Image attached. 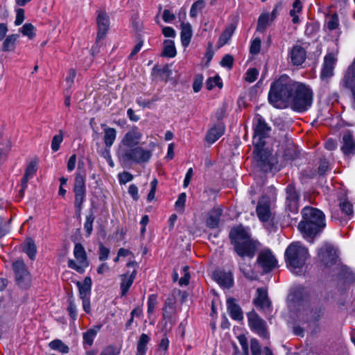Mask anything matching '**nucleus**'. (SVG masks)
Returning <instances> with one entry per match:
<instances>
[{"mask_svg": "<svg viewBox=\"0 0 355 355\" xmlns=\"http://www.w3.org/2000/svg\"><path fill=\"white\" fill-rule=\"evenodd\" d=\"M121 348L115 345H108L105 347L101 352L100 355H119Z\"/></svg>", "mask_w": 355, "mask_h": 355, "instance_id": "obj_47", "label": "nucleus"}, {"mask_svg": "<svg viewBox=\"0 0 355 355\" xmlns=\"http://www.w3.org/2000/svg\"><path fill=\"white\" fill-rule=\"evenodd\" d=\"M20 32L29 39H33L35 36V27L31 24H25L21 27Z\"/></svg>", "mask_w": 355, "mask_h": 355, "instance_id": "obj_44", "label": "nucleus"}, {"mask_svg": "<svg viewBox=\"0 0 355 355\" xmlns=\"http://www.w3.org/2000/svg\"><path fill=\"white\" fill-rule=\"evenodd\" d=\"M254 130L253 153L256 155L263 169L265 171L270 170L275 164V159L270 157V155L263 148L266 145L265 140L269 137L271 128L261 116L257 115L254 118Z\"/></svg>", "mask_w": 355, "mask_h": 355, "instance_id": "obj_1", "label": "nucleus"}, {"mask_svg": "<svg viewBox=\"0 0 355 355\" xmlns=\"http://www.w3.org/2000/svg\"><path fill=\"white\" fill-rule=\"evenodd\" d=\"M326 24L327 29L330 31L338 28L339 20L338 15L335 13L328 16L327 18Z\"/></svg>", "mask_w": 355, "mask_h": 355, "instance_id": "obj_42", "label": "nucleus"}, {"mask_svg": "<svg viewBox=\"0 0 355 355\" xmlns=\"http://www.w3.org/2000/svg\"><path fill=\"white\" fill-rule=\"evenodd\" d=\"M257 293V297L254 300L255 306L261 309H268L270 306V302L268 297L267 291L263 288H259Z\"/></svg>", "mask_w": 355, "mask_h": 355, "instance_id": "obj_20", "label": "nucleus"}, {"mask_svg": "<svg viewBox=\"0 0 355 355\" xmlns=\"http://www.w3.org/2000/svg\"><path fill=\"white\" fill-rule=\"evenodd\" d=\"M250 349L252 355H261V346L257 339L250 340Z\"/></svg>", "mask_w": 355, "mask_h": 355, "instance_id": "obj_55", "label": "nucleus"}, {"mask_svg": "<svg viewBox=\"0 0 355 355\" xmlns=\"http://www.w3.org/2000/svg\"><path fill=\"white\" fill-rule=\"evenodd\" d=\"M313 94L305 84L297 82L288 103L293 110L303 112L308 110L313 103Z\"/></svg>", "mask_w": 355, "mask_h": 355, "instance_id": "obj_5", "label": "nucleus"}, {"mask_svg": "<svg viewBox=\"0 0 355 355\" xmlns=\"http://www.w3.org/2000/svg\"><path fill=\"white\" fill-rule=\"evenodd\" d=\"M128 193L132 196L134 200L137 201L139 200L138 188L135 184H130L129 186Z\"/></svg>", "mask_w": 355, "mask_h": 355, "instance_id": "obj_64", "label": "nucleus"}, {"mask_svg": "<svg viewBox=\"0 0 355 355\" xmlns=\"http://www.w3.org/2000/svg\"><path fill=\"white\" fill-rule=\"evenodd\" d=\"M290 57L293 65H301L305 61L306 51L301 46L295 45L290 52Z\"/></svg>", "mask_w": 355, "mask_h": 355, "instance_id": "obj_19", "label": "nucleus"}, {"mask_svg": "<svg viewBox=\"0 0 355 355\" xmlns=\"http://www.w3.org/2000/svg\"><path fill=\"white\" fill-rule=\"evenodd\" d=\"M318 257L326 267H329L336 263L338 255L334 247L325 245L320 249Z\"/></svg>", "mask_w": 355, "mask_h": 355, "instance_id": "obj_15", "label": "nucleus"}, {"mask_svg": "<svg viewBox=\"0 0 355 355\" xmlns=\"http://www.w3.org/2000/svg\"><path fill=\"white\" fill-rule=\"evenodd\" d=\"M238 340L241 345L243 355H249L248 343L246 337L243 335H241L238 337Z\"/></svg>", "mask_w": 355, "mask_h": 355, "instance_id": "obj_57", "label": "nucleus"}, {"mask_svg": "<svg viewBox=\"0 0 355 355\" xmlns=\"http://www.w3.org/2000/svg\"><path fill=\"white\" fill-rule=\"evenodd\" d=\"M150 340L148 335L142 334L137 343V353L135 355H145L147 351V344Z\"/></svg>", "mask_w": 355, "mask_h": 355, "instance_id": "obj_36", "label": "nucleus"}, {"mask_svg": "<svg viewBox=\"0 0 355 355\" xmlns=\"http://www.w3.org/2000/svg\"><path fill=\"white\" fill-rule=\"evenodd\" d=\"M151 155V151L139 146L121 148L119 150L120 158L126 163H145L149 161Z\"/></svg>", "mask_w": 355, "mask_h": 355, "instance_id": "obj_7", "label": "nucleus"}, {"mask_svg": "<svg viewBox=\"0 0 355 355\" xmlns=\"http://www.w3.org/2000/svg\"><path fill=\"white\" fill-rule=\"evenodd\" d=\"M257 214L260 220L268 221L270 217L269 202L259 201L257 207Z\"/></svg>", "mask_w": 355, "mask_h": 355, "instance_id": "obj_27", "label": "nucleus"}, {"mask_svg": "<svg viewBox=\"0 0 355 355\" xmlns=\"http://www.w3.org/2000/svg\"><path fill=\"white\" fill-rule=\"evenodd\" d=\"M74 207L76 209V214L80 216L83 204L85 201L86 193H74Z\"/></svg>", "mask_w": 355, "mask_h": 355, "instance_id": "obj_40", "label": "nucleus"}, {"mask_svg": "<svg viewBox=\"0 0 355 355\" xmlns=\"http://www.w3.org/2000/svg\"><path fill=\"white\" fill-rule=\"evenodd\" d=\"M17 285L23 289L30 288L32 282L31 273L27 270L24 262L17 260L12 265Z\"/></svg>", "mask_w": 355, "mask_h": 355, "instance_id": "obj_8", "label": "nucleus"}, {"mask_svg": "<svg viewBox=\"0 0 355 355\" xmlns=\"http://www.w3.org/2000/svg\"><path fill=\"white\" fill-rule=\"evenodd\" d=\"M270 15L269 13H262L258 19L257 31L263 33L269 25Z\"/></svg>", "mask_w": 355, "mask_h": 355, "instance_id": "obj_39", "label": "nucleus"}, {"mask_svg": "<svg viewBox=\"0 0 355 355\" xmlns=\"http://www.w3.org/2000/svg\"><path fill=\"white\" fill-rule=\"evenodd\" d=\"M180 37L182 46L187 47L192 37V28L189 23H182Z\"/></svg>", "mask_w": 355, "mask_h": 355, "instance_id": "obj_29", "label": "nucleus"}, {"mask_svg": "<svg viewBox=\"0 0 355 355\" xmlns=\"http://www.w3.org/2000/svg\"><path fill=\"white\" fill-rule=\"evenodd\" d=\"M308 257V249L298 241L291 243L285 251L286 264L293 270L301 269Z\"/></svg>", "mask_w": 355, "mask_h": 355, "instance_id": "obj_6", "label": "nucleus"}, {"mask_svg": "<svg viewBox=\"0 0 355 355\" xmlns=\"http://www.w3.org/2000/svg\"><path fill=\"white\" fill-rule=\"evenodd\" d=\"M110 250L102 244L99 247V259L101 261L106 260L108 258Z\"/></svg>", "mask_w": 355, "mask_h": 355, "instance_id": "obj_61", "label": "nucleus"}, {"mask_svg": "<svg viewBox=\"0 0 355 355\" xmlns=\"http://www.w3.org/2000/svg\"><path fill=\"white\" fill-rule=\"evenodd\" d=\"M215 86H218L220 88L223 86V84L220 81V78L218 76L209 78L206 81V88L208 90L212 89Z\"/></svg>", "mask_w": 355, "mask_h": 355, "instance_id": "obj_45", "label": "nucleus"}, {"mask_svg": "<svg viewBox=\"0 0 355 355\" xmlns=\"http://www.w3.org/2000/svg\"><path fill=\"white\" fill-rule=\"evenodd\" d=\"M257 262L264 273L273 270L277 265V261L270 250L264 249L258 254Z\"/></svg>", "mask_w": 355, "mask_h": 355, "instance_id": "obj_10", "label": "nucleus"}, {"mask_svg": "<svg viewBox=\"0 0 355 355\" xmlns=\"http://www.w3.org/2000/svg\"><path fill=\"white\" fill-rule=\"evenodd\" d=\"M234 250L241 257L252 258L257 248L256 242L250 238L248 232L241 225L232 228L229 234Z\"/></svg>", "mask_w": 355, "mask_h": 355, "instance_id": "obj_4", "label": "nucleus"}, {"mask_svg": "<svg viewBox=\"0 0 355 355\" xmlns=\"http://www.w3.org/2000/svg\"><path fill=\"white\" fill-rule=\"evenodd\" d=\"M98 25L97 41L103 39L109 29V17L105 11H99L96 19Z\"/></svg>", "mask_w": 355, "mask_h": 355, "instance_id": "obj_17", "label": "nucleus"}, {"mask_svg": "<svg viewBox=\"0 0 355 355\" xmlns=\"http://www.w3.org/2000/svg\"><path fill=\"white\" fill-rule=\"evenodd\" d=\"M100 326H95L83 333V338L85 348L91 347L93 345L94 339L100 330Z\"/></svg>", "mask_w": 355, "mask_h": 355, "instance_id": "obj_31", "label": "nucleus"}, {"mask_svg": "<svg viewBox=\"0 0 355 355\" xmlns=\"http://www.w3.org/2000/svg\"><path fill=\"white\" fill-rule=\"evenodd\" d=\"M302 216L297 227L304 237L313 239L326 226L324 214L317 208L305 207L302 210Z\"/></svg>", "mask_w": 355, "mask_h": 355, "instance_id": "obj_2", "label": "nucleus"}, {"mask_svg": "<svg viewBox=\"0 0 355 355\" xmlns=\"http://www.w3.org/2000/svg\"><path fill=\"white\" fill-rule=\"evenodd\" d=\"M205 6V3L203 0H198L196 2H194L190 10V16L191 17H196L199 11L202 10Z\"/></svg>", "mask_w": 355, "mask_h": 355, "instance_id": "obj_43", "label": "nucleus"}, {"mask_svg": "<svg viewBox=\"0 0 355 355\" xmlns=\"http://www.w3.org/2000/svg\"><path fill=\"white\" fill-rule=\"evenodd\" d=\"M22 250L28 257L34 260L36 256L37 248L32 239H27L22 245Z\"/></svg>", "mask_w": 355, "mask_h": 355, "instance_id": "obj_34", "label": "nucleus"}, {"mask_svg": "<svg viewBox=\"0 0 355 355\" xmlns=\"http://www.w3.org/2000/svg\"><path fill=\"white\" fill-rule=\"evenodd\" d=\"M49 347L53 350H56L62 353L67 354L69 351V347L65 345L62 340L56 339L49 343Z\"/></svg>", "mask_w": 355, "mask_h": 355, "instance_id": "obj_41", "label": "nucleus"}, {"mask_svg": "<svg viewBox=\"0 0 355 355\" xmlns=\"http://www.w3.org/2000/svg\"><path fill=\"white\" fill-rule=\"evenodd\" d=\"M86 178L85 174L83 171L81 172L79 170V168H78L77 172L76 173L75 178H74V182H73V193H86Z\"/></svg>", "mask_w": 355, "mask_h": 355, "instance_id": "obj_24", "label": "nucleus"}, {"mask_svg": "<svg viewBox=\"0 0 355 355\" xmlns=\"http://www.w3.org/2000/svg\"><path fill=\"white\" fill-rule=\"evenodd\" d=\"M127 266L128 267H133L134 269L131 272H127L126 273L121 275V285H120V288H121V296H125L126 295L129 288L132 286V284L135 279L136 275H137V269H136L137 263L135 261L128 262L127 263Z\"/></svg>", "mask_w": 355, "mask_h": 355, "instance_id": "obj_12", "label": "nucleus"}, {"mask_svg": "<svg viewBox=\"0 0 355 355\" xmlns=\"http://www.w3.org/2000/svg\"><path fill=\"white\" fill-rule=\"evenodd\" d=\"M342 84L343 87L349 89L352 94V107L355 110V59L352 65H350L346 71Z\"/></svg>", "mask_w": 355, "mask_h": 355, "instance_id": "obj_13", "label": "nucleus"}, {"mask_svg": "<svg viewBox=\"0 0 355 355\" xmlns=\"http://www.w3.org/2000/svg\"><path fill=\"white\" fill-rule=\"evenodd\" d=\"M261 41L259 38H255L251 43L250 52L252 54H257L260 51Z\"/></svg>", "mask_w": 355, "mask_h": 355, "instance_id": "obj_56", "label": "nucleus"}, {"mask_svg": "<svg viewBox=\"0 0 355 355\" xmlns=\"http://www.w3.org/2000/svg\"><path fill=\"white\" fill-rule=\"evenodd\" d=\"M213 277L216 282L223 288H229L233 285V276L230 272L217 270L214 272Z\"/></svg>", "mask_w": 355, "mask_h": 355, "instance_id": "obj_18", "label": "nucleus"}, {"mask_svg": "<svg viewBox=\"0 0 355 355\" xmlns=\"http://www.w3.org/2000/svg\"><path fill=\"white\" fill-rule=\"evenodd\" d=\"M158 100L157 97L154 96L152 99L148 101L144 100L141 97L137 99V103L142 107L150 108L154 102Z\"/></svg>", "mask_w": 355, "mask_h": 355, "instance_id": "obj_54", "label": "nucleus"}, {"mask_svg": "<svg viewBox=\"0 0 355 355\" xmlns=\"http://www.w3.org/2000/svg\"><path fill=\"white\" fill-rule=\"evenodd\" d=\"M335 62L336 58L333 54L329 53L324 57V64L321 73L322 77H329L333 75Z\"/></svg>", "mask_w": 355, "mask_h": 355, "instance_id": "obj_26", "label": "nucleus"}, {"mask_svg": "<svg viewBox=\"0 0 355 355\" xmlns=\"http://www.w3.org/2000/svg\"><path fill=\"white\" fill-rule=\"evenodd\" d=\"M286 207L293 213H296L299 208V194L293 184H288L286 189Z\"/></svg>", "mask_w": 355, "mask_h": 355, "instance_id": "obj_16", "label": "nucleus"}, {"mask_svg": "<svg viewBox=\"0 0 355 355\" xmlns=\"http://www.w3.org/2000/svg\"><path fill=\"white\" fill-rule=\"evenodd\" d=\"M187 195L185 193H182L179 195L178 200L175 202V207L180 211L183 212L186 202Z\"/></svg>", "mask_w": 355, "mask_h": 355, "instance_id": "obj_52", "label": "nucleus"}, {"mask_svg": "<svg viewBox=\"0 0 355 355\" xmlns=\"http://www.w3.org/2000/svg\"><path fill=\"white\" fill-rule=\"evenodd\" d=\"M234 58L230 55H225L220 61L221 66L231 69L233 65Z\"/></svg>", "mask_w": 355, "mask_h": 355, "instance_id": "obj_59", "label": "nucleus"}, {"mask_svg": "<svg viewBox=\"0 0 355 355\" xmlns=\"http://www.w3.org/2000/svg\"><path fill=\"white\" fill-rule=\"evenodd\" d=\"M16 19L15 21V24L16 26H19L21 24L24 20V10L22 8H18L17 10Z\"/></svg>", "mask_w": 355, "mask_h": 355, "instance_id": "obj_62", "label": "nucleus"}, {"mask_svg": "<svg viewBox=\"0 0 355 355\" xmlns=\"http://www.w3.org/2000/svg\"><path fill=\"white\" fill-rule=\"evenodd\" d=\"M176 49L174 42L171 40H166L164 42V50L162 55L165 57L173 58L176 55Z\"/></svg>", "mask_w": 355, "mask_h": 355, "instance_id": "obj_38", "label": "nucleus"}, {"mask_svg": "<svg viewBox=\"0 0 355 355\" xmlns=\"http://www.w3.org/2000/svg\"><path fill=\"white\" fill-rule=\"evenodd\" d=\"M94 216L92 214L87 216L86 221L84 224V229L87 234V236H89L93 230V223L94 220Z\"/></svg>", "mask_w": 355, "mask_h": 355, "instance_id": "obj_48", "label": "nucleus"}, {"mask_svg": "<svg viewBox=\"0 0 355 355\" xmlns=\"http://www.w3.org/2000/svg\"><path fill=\"white\" fill-rule=\"evenodd\" d=\"M73 254L77 261L69 259L68 267L75 270L80 274L85 272V268L89 266V261L84 247L80 243H76L73 249Z\"/></svg>", "mask_w": 355, "mask_h": 355, "instance_id": "obj_9", "label": "nucleus"}, {"mask_svg": "<svg viewBox=\"0 0 355 355\" xmlns=\"http://www.w3.org/2000/svg\"><path fill=\"white\" fill-rule=\"evenodd\" d=\"M259 71L256 68H250L245 74V80L248 83H253L256 80Z\"/></svg>", "mask_w": 355, "mask_h": 355, "instance_id": "obj_50", "label": "nucleus"}, {"mask_svg": "<svg viewBox=\"0 0 355 355\" xmlns=\"http://www.w3.org/2000/svg\"><path fill=\"white\" fill-rule=\"evenodd\" d=\"M67 311L69 312L70 317L75 320L77 316L76 306L74 304V302L71 300L69 301V305L67 308Z\"/></svg>", "mask_w": 355, "mask_h": 355, "instance_id": "obj_63", "label": "nucleus"}, {"mask_svg": "<svg viewBox=\"0 0 355 355\" xmlns=\"http://www.w3.org/2000/svg\"><path fill=\"white\" fill-rule=\"evenodd\" d=\"M283 156L286 159L293 160L297 157L298 150L291 140L288 139L286 144V148L284 150Z\"/></svg>", "mask_w": 355, "mask_h": 355, "instance_id": "obj_32", "label": "nucleus"}, {"mask_svg": "<svg viewBox=\"0 0 355 355\" xmlns=\"http://www.w3.org/2000/svg\"><path fill=\"white\" fill-rule=\"evenodd\" d=\"M324 314V309L321 306H313L307 313V321L316 322L320 320Z\"/></svg>", "mask_w": 355, "mask_h": 355, "instance_id": "obj_33", "label": "nucleus"}, {"mask_svg": "<svg viewBox=\"0 0 355 355\" xmlns=\"http://www.w3.org/2000/svg\"><path fill=\"white\" fill-rule=\"evenodd\" d=\"M203 81V77L202 75H198L196 77L193 84V89L195 92H198L202 85Z\"/></svg>", "mask_w": 355, "mask_h": 355, "instance_id": "obj_60", "label": "nucleus"}, {"mask_svg": "<svg viewBox=\"0 0 355 355\" xmlns=\"http://www.w3.org/2000/svg\"><path fill=\"white\" fill-rule=\"evenodd\" d=\"M343 143L341 150L345 155H348L355 153V141L349 132H347L343 135Z\"/></svg>", "mask_w": 355, "mask_h": 355, "instance_id": "obj_22", "label": "nucleus"}, {"mask_svg": "<svg viewBox=\"0 0 355 355\" xmlns=\"http://www.w3.org/2000/svg\"><path fill=\"white\" fill-rule=\"evenodd\" d=\"M157 304V296L154 294L150 295L148 299V314H151L153 313Z\"/></svg>", "mask_w": 355, "mask_h": 355, "instance_id": "obj_53", "label": "nucleus"}, {"mask_svg": "<svg viewBox=\"0 0 355 355\" xmlns=\"http://www.w3.org/2000/svg\"><path fill=\"white\" fill-rule=\"evenodd\" d=\"M248 323L250 329L255 331L259 336L268 338L269 335L266 329V322L256 313L251 312L248 315Z\"/></svg>", "mask_w": 355, "mask_h": 355, "instance_id": "obj_11", "label": "nucleus"}, {"mask_svg": "<svg viewBox=\"0 0 355 355\" xmlns=\"http://www.w3.org/2000/svg\"><path fill=\"white\" fill-rule=\"evenodd\" d=\"M222 212L223 209L220 207L213 208L209 213L207 218V226L211 229L216 228L219 225Z\"/></svg>", "mask_w": 355, "mask_h": 355, "instance_id": "obj_21", "label": "nucleus"}, {"mask_svg": "<svg viewBox=\"0 0 355 355\" xmlns=\"http://www.w3.org/2000/svg\"><path fill=\"white\" fill-rule=\"evenodd\" d=\"M37 171V163L34 161L31 162L27 166L24 175L32 178Z\"/></svg>", "mask_w": 355, "mask_h": 355, "instance_id": "obj_58", "label": "nucleus"}, {"mask_svg": "<svg viewBox=\"0 0 355 355\" xmlns=\"http://www.w3.org/2000/svg\"><path fill=\"white\" fill-rule=\"evenodd\" d=\"M227 310L231 318L235 320H241L243 318L241 307L236 304L234 298H229L227 300Z\"/></svg>", "mask_w": 355, "mask_h": 355, "instance_id": "obj_25", "label": "nucleus"}, {"mask_svg": "<svg viewBox=\"0 0 355 355\" xmlns=\"http://www.w3.org/2000/svg\"><path fill=\"white\" fill-rule=\"evenodd\" d=\"M104 130V143L107 148H110L116 137V130L115 128L107 127L105 124H101Z\"/></svg>", "mask_w": 355, "mask_h": 355, "instance_id": "obj_28", "label": "nucleus"}, {"mask_svg": "<svg viewBox=\"0 0 355 355\" xmlns=\"http://www.w3.org/2000/svg\"><path fill=\"white\" fill-rule=\"evenodd\" d=\"M77 286L78 287L80 298L89 297L92 287V279L89 277H86L83 282H78Z\"/></svg>", "mask_w": 355, "mask_h": 355, "instance_id": "obj_30", "label": "nucleus"}, {"mask_svg": "<svg viewBox=\"0 0 355 355\" xmlns=\"http://www.w3.org/2000/svg\"><path fill=\"white\" fill-rule=\"evenodd\" d=\"M63 141V134L62 130H60L59 134L55 135L51 141V149L53 152H56L60 148V145Z\"/></svg>", "mask_w": 355, "mask_h": 355, "instance_id": "obj_46", "label": "nucleus"}, {"mask_svg": "<svg viewBox=\"0 0 355 355\" xmlns=\"http://www.w3.org/2000/svg\"><path fill=\"white\" fill-rule=\"evenodd\" d=\"M225 132V125L223 123H218L211 128L207 132L206 140L207 142L213 144L218 140Z\"/></svg>", "mask_w": 355, "mask_h": 355, "instance_id": "obj_23", "label": "nucleus"}, {"mask_svg": "<svg viewBox=\"0 0 355 355\" xmlns=\"http://www.w3.org/2000/svg\"><path fill=\"white\" fill-rule=\"evenodd\" d=\"M142 136L141 131L135 125L125 134L121 140V144L129 148L135 147L139 144Z\"/></svg>", "mask_w": 355, "mask_h": 355, "instance_id": "obj_14", "label": "nucleus"}, {"mask_svg": "<svg viewBox=\"0 0 355 355\" xmlns=\"http://www.w3.org/2000/svg\"><path fill=\"white\" fill-rule=\"evenodd\" d=\"M19 37L18 34H11L8 35L2 44L3 51H12L15 48V43Z\"/></svg>", "mask_w": 355, "mask_h": 355, "instance_id": "obj_37", "label": "nucleus"}, {"mask_svg": "<svg viewBox=\"0 0 355 355\" xmlns=\"http://www.w3.org/2000/svg\"><path fill=\"white\" fill-rule=\"evenodd\" d=\"M236 28V26L233 24H230L224 30L222 34L220 35L218 44V46H223L226 44L229 40L231 38Z\"/></svg>", "mask_w": 355, "mask_h": 355, "instance_id": "obj_35", "label": "nucleus"}, {"mask_svg": "<svg viewBox=\"0 0 355 355\" xmlns=\"http://www.w3.org/2000/svg\"><path fill=\"white\" fill-rule=\"evenodd\" d=\"M296 83L288 76H281L270 86L268 93L270 103L279 109L287 107Z\"/></svg>", "mask_w": 355, "mask_h": 355, "instance_id": "obj_3", "label": "nucleus"}, {"mask_svg": "<svg viewBox=\"0 0 355 355\" xmlns=\"http://www.w3.org/2000/svg\"><path fill=\"white\" fill-rule=\"evenodd\" d=\"M340 207L343 213L345 214L350 216L353 214V207L352 205L347 200H344L340 202Z\"/></svg>", "mask_w": 355, "mask_h": 355, "instance_id": "obj_49", "label": "nucleus"}, {"mask_svg": "<svg viewBox=\"0 0 355 355\" xmlns=\"http://www.w3.org/2000/svg\"><path fill=\"white\" fill-rule=\"evenodd\" d=\"M119 182L121 184H125L133 180V175L127 171H123L118 175Z\"/></svg>", "mask_w": 355, "mask_h": 355, "instance_id": "obj_51", "label": "nucleus"}]
</instances>
